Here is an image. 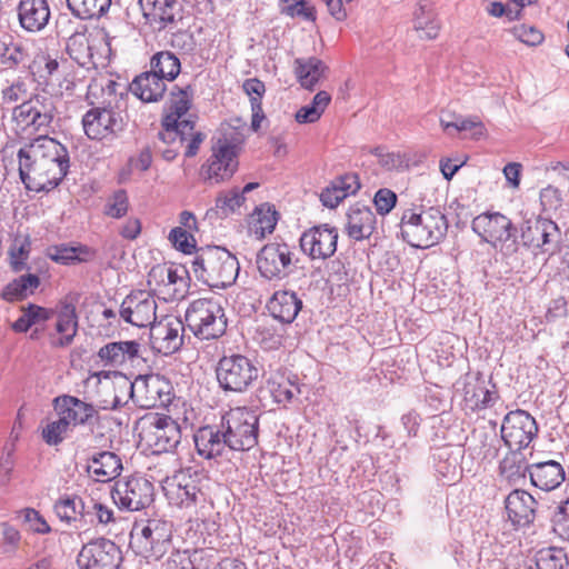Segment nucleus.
I'll use <instances>...</instances> for the list:
<instances>
[{"mask_svg":"<svg viewBox=\"0 0 569 569\" xmlns=\"http://www.w3.org/2000/svg\"><path fill=\"white\" fill-rule=\"evenodd\" d=\"M20 179L30 191L54 189L69 169L67 148L53 138L40 136L18 152Z\"/></svg>","mask_w":569,"mask_h":569,"instance_id":"f257e3e1","label":"nucleus"},{"mask_svg":"<svg viewBox=\"0 0 569 569\" xmlns=\"http://www.w3.org/2000/svg\"><path fill=\"white\" fill-rule=\"evenodd\" d=\"M448 231V221L439 208L407 209L400 220L402 239L415 248L426 249L439 243Z\"/></svg>","mask_w":569,"mask_h":569,"instance_id":"f03ea898","label":"nucleus"},{"mask_svg":"<svg viewBox=\"0 0 569 569\" xmlns=\"http://www.w3.org/2000/svg\"><path fill=\"white\" fill-rule=\"evenodd\" d=\"M239 261L230 251L221 247H206L197 251L190 271L194 277L213 288L231 286L238 274Z\"/></svg>","mask_w":569,"mask_h":569,"instance_id":"7ed1b4c3","label":"nucleus"},{"mask_svg":"<svg viewBox=\"0 0 569 569\" xmlns=\"http://www.w3.org/2000/svg\"><path fill=\"white\" fill-rule=\"evenodd\" d=\"M186 322L191 332L202 340L221 337L227 329L223 308L214 299H197L186 311Z\"/></svg>","mask_w":569,"mask_h":569,"instance_id":"20e7f679","label":"nucleus"},{"mask_svg":"<svg viewBox=\"0 0 569 569\" xmlns=\"http://www.w3.org/2000/svg\"><path fill=\"white\" fill-rule=\"evenodd\" d=\"M229 450L246 451L258 443L259 418L244 407L232 408L221 419Z\"/></svg>","mask_w":569,"mask_h":569,"instance_id":"39448f33","label":"nucleus"},{"mask_svg":"<svg viewBox=\"0 0 569 569\" xmlns=\"http://www.w3.org/2000/svg\"><path fill=\"white\" fill-rule=\"evenodd\" d=\"M259 376V369L246 356L233 353L223 356L217 363L216 377L219 387L229 392L247 391Z\"/></svg>","mask_w":569,"mask_h":569,"instance_id":"423d86ee","label":"nucleus"},{"mask_svg":"<svg viewBox=\"0 0 569 569\" xmlns=\"http://www.w3.org/2000/svg\"><path fill=\"white\" fill-rule=\"evenodd\" d=\"M56 114L54 99L48 94H36L12 110V120L22 131H47Z\"/></svg>","mask_w":569,"mask_h":569,"instance_id":"0eeeda50","label":"nucleus"},{"mask_svg":"<svg viewBox=\"0 0 569 569\" xmlns=\"http://www.w3.org/2000/svg\"><path fill=\"white\" fill-rule=\"evenodd\" d=\"M472 230L493 248L509 254L517 250L516 241L511 240L515 228L511 220L499 212H486L472 220Z\"/></svg>","mask_w":569,"mask_h":569,"instance_id":"6e6552de","label":"nucleus"},{"mask_svg":"<svg viewBox=\"0 0 569 569\" xmlns=\"http://www.w3.org/2000/svg\"><path fill=\"white\" fill-rule=\"evenodd\" d=\"M141 423L140 438L153 453L172 451L180 443V427L171 417L148 415Z\"/></svg>","mask_w":569,"mask_h":569,"instance_id":"1a4fd4ad","label":"nucleus"},{"mask_svg":"<svg viewBox=\"0 0 569 569\" xmlns=\"http://www.w3.org/2000/svg\"><path fill=\"white\" fill-rule=\"evenodd\" d=\"M299 260L287 243L270 242L258 252L256 263L261 277L267 280H282L291 274Z\"/></svg>","mask_w":569,"mask_h":569,"instance_id":"9d476101","label":"nucleus"},{"mask_svg":"<svg viewBox=\"0 0 569 569\" xmlns=\"http://www.w3.org/2000/svg\"><path fill=\"white\" fill-rule=\"evenodd\" d=\"M538 432V426L533 417L527 411L517 409L508 412L500 429L501 439L511 450L527 448Z\"/></svg>","mask_w":569,"mask_h":569,"instance_id":"9b49d317","label":"nucleus"},{"mask_svg":"<svg viewBox=\"0 0 569 569\" xmlns=\"http://www.w3.org/2000/svg\"><path fill=\"white\" fill-rule=\"evenodd\" d=\"M197 475L190 469L180 470L162 481V490L171 505L191 508L204 501V493L198 486Z\"/></svg>","mask_w":569,"mask_h":569,"instance_id":"f8f14e48","label":"nucleus"},{"mask_svg":"<svg viewBox=\"0 0 569 569\" xmlns=\"http://www.w3.org/2000/svg\"><path fill=\"white\" fill-rule=\"evenodd\" d=\"M523 246L553 254L559 250L561 233L556 222L549 219H529L520 228Z\"/></svg>","mask_w":569,"mask_h":569,"instance_id":"ddd939ff","label":"nucleus"},{"mask_svg":"<svg viewBox=\"0 0 569 569\" xmlns=\"http://www.w3.org/2000/svg\"><path fill=\"white\" fill-rule=\"evenodd\" d=\"M121 561V550L106 538L83 545L77 557L79 569H119Z\"/></svg>","mask_w":569,"mask_h":569,"instance_id":"4468645a","label":"nucleus"},{"mask_svg":"<svg viewBox=\"0 0 569 569\" xmlns=\"http://www.w3.org/2000/svg\"><path fill=\"white\" fill-rule=\"evenodd\" d=\"M111 496L119 508L138 511L152 502L153 486L144 478L132 477L126 481L116 482Z\"/></svg>","mask_w":569,"mask_h":569,"instance_id":"2eb2a0df","label":"nucleus"},{"mask_svg":"<svg viewBox=\"0 0 569 569\" xmlns=\"http://www.w3.org/2000/svg\"><path fill=\"white\" fill-rule=\"evenodd\" d=\"M133 390L134 405L142 409L164 407L171 401V383L159 375L138 376Z\"/></svg>","mask_w":569,"mask_h":569,"instance_id":"dca6fc26","label":"nucleus"},{"mask_svg":"<svg viewBox=\"0 0 569 569\" xmlns=\"http://www.w3.org/2000/svg\"><path fill=\"white\" fill-rule=\"evenodd\" d=\"M146 23L157 32L173 30L182 20V7L178 0H139Z\"/></svg>","mask_w":569,"mask_h":569,"instance_id":"f3484780","label":"nucleus"},{"mask_svg":"<svg viewBox=\"0 0 569 569\" xmlns=\"http://www.w3.org/2000/svg\"><path fill=\"white\" fill-rule=\"evenodd\" d=\"M86 136L92 140H102L121 132L124 128L122 116L111 108L94 107L82 117Z\"/></svg>","mask_w":569,"mask_h":569,"instance_id":"a211bd4d","label":"nucleus"},{"mask_svg":"<svg viewBox=\"0 0 569 569\" xmlns=\"http://www.w3.org/2000/svg\"><path fill=\"white\" fill-rule=\"evenodd\" d=\"M79 297L77 293H69L61 299L53 310L57 317L56 332L59 337H51V345L58 348H64L72 343L78 331L77 303Z\"/></svg>","mask_w":569,"mask_h":569,"instance_id":"6ab92c4d","label":"nucleus"},{"mask_svg":"<svg viewBox=\"0 0 569 569\" xmlns=\"http://www.w3.org/2000/svg\"><path fill=\"white\" fill-rule=\"evenodd\" d=\"M238 168L236 147L227 139H219L212 147L208 164L203 167L204 178L214 183L230 179Z\"/></svg>","mask_w":569,"mask_h":569,"instance_id":"aec40b11","label":"nucleus"},{"mask_svg":"<svg viewBox=\"0 0 569 569\" xmlns=\"http://www.w3.org/2000/svg\"><path fill=\"white\" fill-rule=\"evenodd\" d=\"M156 310L154 298L146 291H137L124 298L120 306V316L132 326L152 327L156 321Z\"/></svg>","mask_w":569,"mask_h":569,"instance_id":"412c9836","label":"nucleus"},{"mask_svg":"<svg viewBox=\"0 0 569 569\" xmlns=\"http://www.w3.org/2000/svg\"><path fill=\"white\" fill-rule=\"evenodd\" d=\"M338 231L328 224H321L305 231L300 237L301 250L311 259H327L337 250Z\"/></svg>","mask_w":569,"mask_h":569,"instance_id":"4be33fe9","label":"nucleus"},{"mask_svg":"<svg viewBox=\"0 0 569 569\" xmlns=\"http://www.w3.org/2000/svg\"><path fill=\"white\" fill-rule=\"evenodd\" d=\"M171 523L164 520L150 519L143 525H136L132 538L143 551L163 552L171 540Z\"/></svg>","mask_w":569,"mask_h":569,"instance_id":"5701e85b","label":"nucleus"},{"mask_svg":"<svg viewBox=\"0 0 569 569\" xmlns=\"http://www.w3.org/2000/svg\"><path fill=\"white\" fill-rule=\"evenodd\" d=\"M183 323L176 317H166L153 323L150 338L153 349L162 355H171L179 350L183 343Z\"/></svg>","mask_w":569,"mask_h":569,"instance_id":"b1692460","label":"nucleus"},{"mask_svg":"<svg viewBox=\"0 0 569 569\" xmlns=\"http://www.w3.org/2000/svg\"><path fill=\"white\" fill-rule=\"evenodd\" d=\"M199 456L204 459H213L222 456L229 449V441L224 431L219 426H204L199 428L193 436Z\"/></svg>","mask_w":569,"mask_h":569,"instance_id":"393cba45","label":"nucleus"},{"mask_svg":"<svg viewBox=\"0 0 569 569\" xmlns=\"http://www.w3.org/2000/svg\"><path fill=\"white\" fill-rule=\"evenodd\" d=\"M537 501L525 490H513L506 499L508 519L513 526L525 527L535 519Z\"/></svg>","mask_w":569,"mask_h":569,"instance_id":"a878e982","label":"nucleus"},{"mask_svg":"<svg viewBox=\"0 0 569 569\" xmlns=\"http://www.w3.org/2000/svg\"><path fill=\"white\" fill-rule=\"evenodd\" d=\"M20 26L29 32L44 29L50 19V8L46 0H20L18 6Z\"/></svg>","mask_w":569,"mask_h":569,"instance_id":"bb28decb","label":"nucleus"},{"mask_svg":"<svg viewBox=\"0 0 569 569\" xmlns=\"http://www.w3.org/2000/svg\"><path fill=\"white\" fill-rule=\"evenodd\" d=\"M360 189L359 177L349 172L333 179L322 190L320 200L325 207L333 209L347 197L355 194Z\"/></svg>","mask_w":569,"mask_h":569,"instance_id":"cd10ccee","label":"nucleus"},{"mask_svg":"<svg viewBox=\"0 0 569 569\" xmlns=\"http://www.w3.org/2000/svg\"><path fill=\"white\" fill-rule=\"evenodd\" d=\"M529 477L533 486L541 490L550 491L562 483L565 470L559 462L549 460L531 465L529 467Z\"/></svg>","mask_w":569,"mask_h":569,"instance_id":"c85d7f7f","label":"nucleus"},{"mask_svg":"<svg viewBox=\"0 0 569 569\" xmlns=\"http://www.w3.org/2000/svg\"><path fill=\"white\" fill-rule=\"evenodd\" d=\"M141 345L134 340L109 342L101 347L98 357L104 366H121L140 357Z\"/></svg>","mask_w":569,"mask_h":569,"instance_id":"c756f323","label":"nucleus"},{"mask_svg":"<svg viewBox=\"0 0 569 569\" xmlns=\"http://www.w3.org/2000/svg\"><path fill=\"white\" fill-rule=\"evenodd\" d=\"M56 403L59 415H62L70 426L86 425L98 413L94 406L72 396L57 398Z\"/></svg>","mask_w":569,"mask_h":569,"instance_id":"7c9ffc66","label":"nucleus"},{"mask_svg":"<svg viewBox=\"0 0 569 569\" xmlns=\"http://www.w3.org/2000/svg\"><path fill=\"white\" fill-rule=\"evenodd\" d=\"M87 470L94 481L108 482L120 475L122 463L116 453L101 451L90 458Z\"/></svg>","mask_w":569,"mask_h":569,"instance_id":"2f4dec72","label":"nucleus"},{"mask_svg":"<svg viewBox=\"0 0 569 569\" xmlns=\"http://www.w3.org/2000/svg\"><path fill=\"white\" fill-rule=\"evenodd\" d=\"M271 316L284 323H291L302 308V301L295 292L277 291L268 301Z\"/></svg>","mask_w":569,"mask_h":569,"instance_id":"473e14b6","label":"nucleus"},{"mask_svg":"<svg viewBox=\"0 0 569 569\" xmlns=\"http://www.w3.org/2000/svg\"><path fill=\"white\" fill-rule=\"evenodd\" d=\"M441 24L435 11V4L431 0H420L413 12V29L419 33V38L432 40L439 34Z\"/></svg>","mask_w":569,"mask_h":569,"instance_id":"72a5a7b5","label":"nucleus"},{"mask_svg":"<svg viewBox=\"0 0 569 569\" xmlns=\"http://www.w3.org/2000/svg\"><path fill=\"white\" fill-rule=\"evenodd\" d=\"M327 71V64L316 57L297 58L293 62L296 78L307 90H313Z\"/></svg>","mask_w":569,"mask_h":569,"instance_id":"f704fd0d","label":"nucleus"},{"mask_svg":"<svg viewBox=\"0 0 569 569\" xmlns=\"http://www.w3.org/2000/svg\"><path fill=\"white\" fill-rule=\"evenodd\" d=\"M152 71L137 76L130 84L131 92L144 102H154L162 98L167 86L161 77Z\"/></svg>","mask_w":569,"mask_h":569,"instance_id":"c9c22d12","label":"nucleus"},{"mask_svg":"<svg viewBox=\"0 0 569 569\" xmlns=\"http://www.w3.org/2000/svg\"><path fill=\"white\" fill-rule=\"evenodd\" d=\"M376 216L366 206L356 204L349 209L347 232L355 240L369 238L373 232Z\"/></svg>","mask_w":569,"mask_h":569,"instance_id":"e433bc0d","label":"nucleus"},{"mask_svg":"<svg viewBox=\"0 0 569 569\" xmlns=\"http://www.w3.org/2000/svg\"><path fill=\"white\" fill-rule=\"evenodd\" d=\"M492 403V392L480 378L467 379L463 383V406L466 410L476 411Z\"/></svg>","mask_w":569,"mask_h":569,"instance_id":"4c0bfd02","label":"nucleus"},{"mask_svg":"<svg viewBox=\"0 0 569 569\" xmlns=\"http://www.w3.org/2000/svg\"><path fill=\"white\" fill-rule=\"evenodd\" d=\"M529 467L521 451L510 449L501 460L499 471L509 483L518 485L529 473Z\"/></svg>","mask_w":569,"mask_h":569,"instance_id":"58836bf2","label":"nucleus"},{"mask_svg":"<svg viewBox=\"0 0 569 569\" xmlns=\"http://www.w3.org/2000/svg\"><path fill=\"white\" fill-rule=\"evenodd\" d=\"M40 286V279L32 273L22 274L9 282L2 290L1 297L6 301H17L33 295Z\"/></svg>","mask_w":569,"mask_h":569,"instance_id":"ea45409f","label":"nucleus"},{"mask_svg":"<svg viewBox=\"0 0 569 569\" xmlns=\"http://www.w3.org/2000/svg\"><path fill=\"white\" fill-rule=\"evenodd\" d=\"M266 390L277 403H287L296 395L300 393L299 387L288 377L274 373L271 375L266 382Z\"/></svg>","mask_w":569,"mask_h":569,"instance_id":"a19ab883","label":"nucleus"},{"mask_svg":"<svg viewBox=\"0 0 569 569\" xmlns=\"http://www.w3.org/2000/svg\"><path fill=\"white\" fill-rule=\"evenodd\" d=\"M113 398L111 401H104L100 408L102 409H118L123 407L131 400L134 403V380L131 381L124 375L114 376L111 382Z\"/></svg>","mask_w":569,"mask_h":569,"instance_id":"79ce46f5","label":"nucleus"},{"mask_svg":"<svg viewBox=\"0 0 569 569\" xmlns=\"http://www.w3.org/2000/svg\"><path fill=\"white\" fill-rule=\"evenodd\" d=\"M277 224V212L269 204L257 208L251 216L250 232L261 240L272 233Z\"/></svg>","mask_w":569,"mask_h":569,"instance_id":"37998d69","label":"nucleus"},{"mask_svg":"<svg viewBox=\"0 0 569 569\" xmlns=\"http://www.w3.org/2000/svg\"><path fill=\"white\" fill-rule=\"evenodd\" d=\"M31 251V240L28 234H17L12 240L9 250V263L14 272L28 270V259Z\"/></svg>","mask_w":569,"mask_h":569,"instance_id":"c03bdc74","label":"nucleus"},{"mask_svg":"<svg viewBox=\"0 0 569 569\" xmlns=\"http://www.w3.org/2000/svg\"><path fill=\"white\" fill-rule=\"evenodd\" d=\"M68 8L78 18L98 19L108 12L111 0H67Z\"/></svg>","mask_w":569,"mask_h":569,"instance_id":"a18cd8bd","label":"nucleus"},{"mask_svg":"<svg viewBox=\"0 0 569 569\" xmlns=\"http://www.w3.org/2000/svg\"><path fill=\"white\" fill-rule=\"evenodd\" d=\"M52 316V309L30 303L22 308V315L12 323V329L16 332H27L32 326L42 323Z\"/></svg>","mask_w":569,"mask_h":569,"instance_id":"49530a36","label":"nucleus"},{"mask_svg":"<svg viewBox=\"0 0 569 569\" xmlns=\"http://www.w3.org/2000/svg\"><path fill=\"white\" fill-rule=\"evenodd\" d=\"M151 71L158 73L164 82L172 81L180 72V60L172 52H158L151 59Z\"/></svg>","mask_w":569,"mask_h":569,"instance_id":"de8ad7c7","label":"nucleus"},{"mask_svg":"<svg viewBox=\"0 0 569 569\" xmlns=\"http://www.w3.org/2000/svg\"><path fill=\"white\" fill-rule=\"evenodd\" d=\"M193 129V121L182 120V122H176L173 118L162 119V130L159 132V138L168 144L179 142L182 144L187 140V136L191 133Z\"/></svg>","mask_w":569,"mask_h":569,"instance_id":"09e8293b","label":"nucleus"},{"mask_svg":"<svg viewBox=\"0 0 569 569\" xmlns=\"http://www.w3.org/2000/svg\"><path fill=\"white\" fill-rule=\"evenodd\" d=\"M331 101V96L327 91H319L312 101L301 107L295 118L298 123H313L320 119L328 104Z\"/></svg>","mask_w":569,"mask_h":569,"instance_id":"8fccbe9b","label":"nucleus"},{"mask_svg":"<svg viewBox=\"0 0 569 569\" xmlns=\"http://www.w3.org/2000/svg\"><path fill=\"white\" fill-rule=\"evenodd\" d=\"M536 569H568L569 559L562 548L549 547L535 555Z\"/></svg>","mask_w":569,"mask_h":569,"instance_id":"3c124183","label":"nucleus"},{"mask_svg":"<svg viewBox=\"0 0 569 569\" xmlns=\"http://www.w3.org/2000/svg\"><path fill=\"white\" fill-rule=\"evenodd\" d=\"M67 52L69 53L70 58L81 67L92 62L91 48L84 33L76 32L68 38Z\"/></svg>","mask_w":569,"mask_h":569,"instance_id":"603ef678","label":"nucleus"},{"mask_svg":"<svg viewBox=\"0 0 569 569\" xmlns=\"http://www.w3.org/2000/svg\"><path fill=\"white\" fill-rule=\"evenodd\" d=\"M193 97V89L191 86H186L183 89L171 92L170 104L167 114L163 118H173L176 122H182L181 119L189 110L191 99Z\"/></svg>","mask_w":569,"mask_h":569,"instance_id":"864d4df0","label":"nucleus"},{"mask_svg":"<svg viewBox=\"0 0 569 569\" xmlns=\"http://www.w3.org/2000/svg\"><path fill=\"white\" fill-rule=\"evenodd\" d=\"M84 501L77 496L59 499L54 505V512L60 520L70 523L76 521L78 516L83 518Z\"/></svg>","mask_w":569,"mask_h":569,"instance_id":"5fc2aeb1","label":"nucleus"},{"mask_svg":"<svg viewBox=\"0 0 569 569\" xmlns=\"http://www.w3.org/2000/svg\"><path fill=\"white\" fill-rule=\"evenodd\" d=\"M453 121H449L447 117H440V126L449 133L450 130L455 132L472 131L473 137H480L483 134V126L476 118H463L461 116L452 114Z\"/></svg>","mask_w":569,"mask_h":569,"instance_id":"6e6d98bb","label":"nucleus"},{"mask_svg":"<svg viewBox=\"0 0 569 569\" xmlns=\"http://www.w3.org/2000/svg\"><path fill=\"white\" fill-rule=\"evenodd\" d=\"M83 519L90 523L107 526L114 522L113 510L108 506L90 499L84 502Z\"/></svg>","mask_w":569,"mask_h":569,"instance_id":"4d7b16f0","label":"nucleus"},{"mask_svg":"<svg viewBox=\"0 0 569 569\" xmlns=\"http://www.w3.org/2000/svg\"><path fill=\"white\" fill-rule=\"evenodd\" d=\"M246 198L239 189H232L229 193L220 194L217 198L216 207L220 216L227 217L244 203Z\"/></svg>","mask_w":569,"mask_h":569,"instance_id":"13d9d810","label":"nucleus"},{"mask_svg":"<svg viewBox=\"0 0 569 569\" xmlns=\"http://www.w3.org/2000/svg\"><path fill=\"white\" fill-rule=\"evenodd\" d=\"M27 58V51L22 43L10 41L3 43V48L0 52V60L2 64L12 68L22 63Z\"/></svg>","mask_w":569,"mask_h":569,"instance_id":"bf43d9fd","label":"nucleus"},{"mask_svg":"<svg viewBox=\"0 0 569 569\" xmlns=\"http://www.w3.org/2000/svg\"><path fill=\"white\" fill-rule=\"evenodd\" d=\"M552 522L556 535L569 541V497L558 505Z\"/></svg>","mask_w":569,"mask_h":569,"instance_id":"052dcab7","label":"nucleus"},{"mask_svg":"<svg viewBox=\"0 0 569 569\" xmlns=\"http://www.w3.org/2000/svg\"><path fill=\"white\" fill-rule=\"evenodd\" d=\"M129 208L127 192L122 189L117 190L110 196L104 206V213L111 218L119 219L123 217Z\"/></svg>","mask_w":569,"mask_h":569,"instance_id":"680f3d73","label":"nucleus"},{"mask_svg":"<svg viewBox=\"0 0 569 569\" xmlns=\"http://www.w3.org/2000/svg\"><path fill=\"white\" fill-rule=\"evenodd\" d=\"M69 427L68 421L60 415L58 420L47 425L42 431V437L48 445H58L63 440Z\"/></svg>","mask_w":569,"mask_h":569,"instance_id":"e2e57ef3","label":"nucleus"},{"mask_svg":"<svg viewBox=\"0 0 569 569\" xmlns=\"http://www.w3.org/2000/svg\"><path fill=\"white\" fill-rule=\"evenodd\" d=\"M513 37L527 46H538L543 41V34L535 27L520 24L510 29Z\"/></svg>","mask_w":569,"mask_h":569,"instance_id":"0e129e2a","label":"nucleus"},{"mask_svg":"<svg viewBox=\"0 0 569 569\" xmlns=\"http://www.w3.org/2000/svg\"><path fill=\"white\" fill-rule=\"evenodd\" d=\"M23 519L26 523H28L29 529L39 535H47L51 531V527L47 522V520L32 508H26L22 511Z\"/></svg>","mask_w":569,"mask_h":569,"instance_id":"69168bd1","label":"nucleus"},{"mask_svg":"<svg viewBox=\"0 0 569 569\" xmlns=\"http://www.w3.org/2000/svg\"><path fill=\"white\" fill-rule=\"evenodd\" d=\"M169 240L178 250L184 253H191L194 248L193 238L181 227L173 228L169 233Z\"/></svg>","mask_w":569,"mask_h":569,"instance_id":"338daca9","label":"nucleus"},{"mask_svg":"<svg viewBox=\"0 0 569 569\" xmlns=\"http://www.w3.org/2000/svg\"><path fill=\"white\" fill-rule=\"evenodd\" d=\"M2 102L7 104L16 103L18 101L28 100V90L26 83L22 81H16L2 90L1 96Z\"/></svg>","mask_w":569,"mask_h":569,"instance_id":"774afa93","label":"nucleus"}]
</instances>
